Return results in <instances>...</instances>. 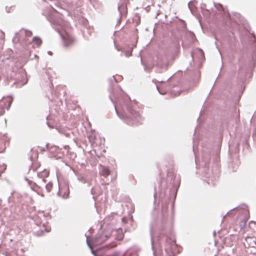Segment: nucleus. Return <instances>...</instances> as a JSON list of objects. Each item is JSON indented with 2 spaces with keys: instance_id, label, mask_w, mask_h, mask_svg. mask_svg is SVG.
I'll list each match as a JSON object with an SVG mask.
<instances>
[{
  "instance_id": "1",
  "label": "nucleus",
  "mask_w": 256,
  "mask_h": 256,
  "mask_svg": "<svg viewBox=\"0 0 256 256\" xmlns=\"http://www.w3.org/2000/svg\"><path fill=\"white\" fill-rule=\"evenodd\" d=\"M12 102L10 98H4L0 100V115H2L6 110H8Z\"/></svg>"
},
{
  "instance_id": "2",
  "label": "nucleus",
  "mask_w": 256,
  "mask_h": 256,
  "mask_svg": "<svg viewBox=\"0 0 256 256\" xmlns=\"http://www.w3.org/2000/svg\"><path fill=\"white\" fill-rule=\"evenodd\" d=\"M61 36L64 46L68 48L74 44V40L70 34L65 32L61 34Z\"/></svg>"
},
{
  "instance_id": "3",
  "label": "nucleus",
  "mask_w": 256,
  "mask_h": 256,
  "mask_svg": "<svg viewBox=\"0 0 256 256\" xmlns=\"http://www.w3.org/2000/svg\"><path fill=\"white\" fill-rule=\"evenodd\" d=\"M70 193L68 186L64 185L60 187L58 194L64 198H67Z\"/></svg>"
},
{
  "instance_id": "4",
  "label": "nucleus",
  "mask_w": 256,
  "mask_h": 256,
  "mask_svg": "<svg viewBox=\"0 0 256 256\" xmlns=\"http://www.w3.org/2000/svg\"><path fill=\"white\" fill-rule=\"evenodd\" d=\"M31 188L36 192L38 194L42 196H44V194L42 193L40 188L36 184H34L32 186H31Z\"/></svg>"
},
{
  "instance_id": "5",
  "label": "nucleus",
  "mask_w": 256,
  "mask_h": 256,
  "mask_svg": "<svg viewBox=\"0 0 256 256\" xmlns=\"http://www.w3.org/2000/svg\"><path fill=\"white\" fill-rule=\"evenodd\" d=\"M110 170L106 167H103L102 170L100 171V174L106 178L108 176L110 175Z\"/></svg>"
},
{
  "instance_id": "6",
  "label": "nucleus",
  "mask_w": 256,
  "mask_h": 256,
  "mask_svg": "<svg viewBox=\"0 0 256 256\" xmlns=\"http://www.w3.org/2000/svg\"><path fill=\"white\" fill-rule=\"evenodd\" d=\"M119 10L122 16H126L127 14V9L126 6H121L119 7Z\"/></svg>"
},
{
  "instance_id": "7",
  "label": "nucleus",
  "mask_w": 256,
  "mask_h": 256,
  "mask_svg": "<svg viewBox=\"0 0 256 256\" xmlns=\"http://www.w3.org/2000/svg\"><path fill=\"white\" fill-rule=\"evenodd\" d=\"M33 42L38 46H40L42 42L41 39L38 37H34Z\"/></svg>"
},
{
  "instance_id": "8",
  "label": "nucleus",
  "mask_w": 256,
  "mask_h": 256,
  "mask_svg": "<svg viewBox=\"0 0 256 256\" xmlns=\"http://www.w3.org/2000/svg\"><path fill=\"white\" fill-rule=\"evenodd\" d=\"M52 187L53 184L50 182L47 184L46 185V188L48 192H50L52 190Z\"/></svg>"
},
{
  "instance_id": "9",
  "label": "nucleus",
  "mask_w": 256,
  "mask_h": 256,
  "mask_svg": "<svg viewBox=\"0 0 256 256\" xmlns=\"http://www.w3.org/2000/svg\"><path fill=\"white\" fill-rule=\"evenodd\" d=\"M24 32H25V34L26 36L30 37L32 36V32L31 31L25 30Z\"/></svg>"
},
{
  "instance_id": "10",
  "label": "nucleus",
  "mask_w": 256,
  "mask_h": 256,
  "mask_svg": "<svg viewBox=\"0 0 256 256\" xmlns=\"http://www.w3.org/2000/svg\"><path fill=\"white\" fill-rule=\"evenodd\" d=\"M128 110L129 112L132 115V116H136V115L137 114H136L135 112H134L133 110H132L130 108H128Z\"/></svg>"
},
{
  "instance_id": "11",
  "label": "nucleus",
  "mask_w": 256,
  "mask_h": 256,
  "mask_svg": "<svg viewBox=\"0 0 256 256\" xmlns=\"http://www.w3.org/2000/svg\"><path fill=\"white\" fill-rule=\"evenodd\" d=\"M110 236H108L107 235H102L100 236V238L102 239V240H106V239H108V238Z\"/></svg>"
},
{
  "instance_id": "12",
  "label": "nucleus",
  "mask_w": 256,
  "mask_h": 256,
  "mask_svg": "<svg viewBox=\"0 0 256 256\" xmlns=\"http://www.w3.org/2000/svg\"><path fill=\"white\" fill-rule=\"evenodd\" d=\"M116 244L115 243H112V244H110L108 246V248H112L116 247Z\"/></svg>"
},
{
  "instance_id": "13",
  "label": "nucleus",
  "mask_w": 256,
  "mask_h": 256,
  "mask_svg": "<svg viewBox=\"0 0 256 256\" xmlns=\"http://www.w3.org/2000/svg\"><path fill=\"white\" fill-rule=\"evenodd\" d=\"M42 174H44V176H48V172L46 170H44L42 173Z\"/></svg>"
},
{
  "instance_id": "14",
  "label": "nucleus",
  "mask_w": 256,
  "mask_h": 256,
  "mask_svg": "<svg viewBox=\"0 0 256 256\" xmlns=\"http://www.w3.org/2000/svg\"><path fill=\"white\" fill-rule=\"evenodd\" d=\"M26 180L28 181L29 185L31 186H32L34 183L32 182V181L28 180V179H26Z\"/></svg>"
},
{
  "instance_id": "15",
  "label": "nucleus",
  "mask_w": 256,
  "mask_h": 256,
  "mask_svg": "<svg viewBox=\"0 0 256 256\" xmlns=\"http://www.w3.org/2000/svg\"><path fill=\"white\" fill-rule=\"evenodd\" d=\"M158 65L161 66H162V64H160V63L158 62Z\"/></svg>"
},
{
  "instance_id": "16",
  "label": "nucleus",
  "mask_w": 256,
  "mask_h": 256,
  "mask_svg": "<svg viewBox=\"0 0 256 256\" xmlns=\"http://www.w3.org/2000/svg\"><path fill=\"white\" fill-rule=\"evenodd\" d=\"M89 139H90V141L92 142L93 140H94V138L93 140H91V138H89Z\"/></svg>"
},
{
  "instance_id": "17",
  "label": "nucleus",
  "mask_w": 256,
  "mask_h": 256,
  "mask_svg": "<svg viewBox=\"0 0 256 256\" xmlns=\"http://www.w3.org/2000/svg\"><path fill=\"white\" fill-rule=\"evenodd\" d=\"M40 174H40V173H38V176L40 177V176H40Z\"/></svg>"
},
{
  "instance_id": "18",
  "label": "nucleus",
  "mask_w": 256,
  "mask_h": 256,
  "mask_svg": "<svg viewBox=\"0 0 256 256\" xmlns=\"http://www.w3.org/2000/svg\"><path fill=\"white\" fill-rule=\"evenodd\" d=\"M68 146H64V148H65L66 149V148H68Z\"/></svg>"
},
{
  "instance_id": "19",
  "label": "nucleus",
  "mask_w": 256,
  "mask_h": 256,
  "mask_svg": "<svg viewBox=\"0 0 256 256\" xmlns=\"http://www.w3.org/2000/svg\"><path fill=\"white\" fill-rule=\"evenodd\" d=\"M1 78V76H0V78Z\"/></svg>"
}]
</instances>
